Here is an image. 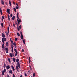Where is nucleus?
<instances>
[{"instance_id":"obj_1","label":"nucleus","mask_w":77,"mask_h":77,"mask_svg":"<svg viewBox=\"0 0 77 77\" xmlns=\"http://www.w3.org/2000/svg\"><path fill=\"white\" fill-rule=\"evenodd\" d=\"M18 15H19V14L18 13H17V21L18 23H21V19H19V17H18Z\"/></svg>"},{"instance_id":"obj_2","label":"nucleus","mask_w":77,"mask_h":77,"mask_svg":"<svg viewBox=\"0 0 77 77\" xmlns=\"http://www.w3.org/2000/svg\"><path fill=\"white\" fill-rule=\"evenodd\" d=\"M14 51L16 53L15 56H17V54H18V52L17 51V50L15 48H14Z\"/></svg>"},{"instance_id":"obj_3","label":"nucleus","mask_w":77,"mask_h":77,"mask_svg":"<svg viewBox=\"0 0 77 77\" xmlns=\"http://www.w3.org/2000/svg\"><path fill=\"white\" fill-rule=\"evenodd\" d=\"M12 45V44H11V50L12 51V52H13L14 50V48H13V45Z\"/></svg>"},{"instance_id":"obj_4","label":"nucleus","mask_w":77,"mask_h":77,"mask_svg":"<svg viewBox=\"0 0 77 77\" xmlns=\"http://www.w3.org/2000/svg\"><path fill=\"white\" fill-rule=\"evenodd\" d=\"M2 39L4 41H6V38H5L3 37L2 38Z\"/></svg>"},{"instance_id":"obj_5","label":"nucleus","mask_w":77,"mask_h":77,"mask_svg":"<svg viewBox=\"0 0 77 77\" xmlns=\"http://www.w3.org/2000/svg\"><path fill=\"white\" fill-rule=\"evenodd\" d=\"M11 67L13 71L14 72V71H15V68H14V66H11Z\"/></svg>"},{"instance_id":"obj_6","label":"nucleus","mask_w":77,"mask_h":77,"mask_svg":"<svg viewBox=\"0 0 77 77\" xmlns=\"http://www.w3.org/2000/svg\"><path fill=\"white\" fill-rule=\"evenodd\" d=\"M6 12L7 13H9V12H10V9H8L7 10Z\"/></svg>"},{"instance_id":"obj_7","label":"nucleus","mask_w":77,"mask_h":77,"mask_svg":"<svg viewBox=\"0 0 77 77\" xmlns=\"http://www.w3.org/2000/svg\"><path fill=\"white\" fill-rule=\"evenodd\" d=\"M1 3L2 4V5H5V2H4V1L3 0H1Z\"/></svg>"},{"instance_id":"obj_8","label":"nucleus","mask_w":77,"mask_h":77,"mask_svg":"<svg viewBox=\"0 0 77 77\" xmlns=\"http://www.w3.org/2000/svg\"><path fill=\"white\" fill-rule=\"evenodd\" d=\"M2 37H3V38L5 37V34L3 33H2Z\"/></svg>"},{"instance_id":"obj_9","label":"nucleus","mask_w":77,"mask_h":77,"mask_svg":"<svg viewBox=\"0 0 77 77\" xmlns=\"http://www.w3.org/2000/svg\"><path fill=\"white\" fill-rule=\"evenodd\" d=\"M5 44H3L2 45V48H3V49H4V48H5Z\"/></svg>"},{"instance_id":"obj_10","label":"nucleus","mask_w":77,"mask_h":77,"mask_svg":"<svg viewBox=\"0 0 77 77\" xmlns=\"http://www.w3.org/2000/svg\"><path fill=\"white\" fill-rule=\"evenodd\" d=\"M6 68L7 69H9L10 68V66L9 65H8V66H7Z\"/></svg>"},{"instance_id":"obj_11","label":"nucleus","mask_w":77,"mask_h":77,"mask_svg":"<svg viewBox=\"0 0 77 77\" xmlns=\"http://www.w3.org/2000/svg\"><path fill=\"white\" fill-rule=\"evenodd\" d=\"M8 50V48H5L4 49V50H5V51H7V50Z\"/></svg>"},{"instance_id":"obj_12","label":"nucleus","mask_w":77,"mask_h":77,"mask_svg":"<svg viewBox=\"0 0 77 77\" xmlns=\"http://www.w3.org/2000/svg\"><path fill=\"white\" fill-rule=\"evenodd\" d=\"M15 16H13L12 17V20H13V21H14L15 20Z\"/></svg>"},{"instance_id":"obj_13","label":"nucleus","mask_w":77,"mask_h":77,"mask_svg":"<svg viewBox=\"0 0 77 77\" xmlns=\"http://www.w3.org/2000/svg\"><path fill=\"white\" fill-rule=\"evenodd\" d=\"M20 60L18 59H17L16 60V62L17 63H18L19 62Z\"/></svg>"},{"instance_id":"obj_14","label":"nucleus","mask_w":77,"mask_h":77,"mask_svg":"<svg viewBox=\"0 0 77 77\" xmlns=\"http://www.w3.org/2000/svg\"><path fill=\"white\" fill-rule=\"evenodd\" d=\"M29 63H30V62H31L30 60V57H29Z\"/></svg>"},{"instance_id":"obj_15","label":"nucleus","mask_w":77,"mask_h":77,"mask_svg":"<svg viewBox=\"0 0 77 77\" xmlns=\"http://www.w3.org/2000/svg\"><path fill=\"white\" fill-rule=\"evenodd\" d=\"M10 16H9V15H8V20L9 21L10 20Z\"/></svg>"},{"instance_id":"obj_16","label":"nucleus","mask_w":77,"mask_h":77,"mask_svg":"<svg viewBox=\"0 0 77 77\" xmlns=\"http://www.w3.org/2000/svg\"><path fill=\"white\" fill-rule=\"evenodd\" d=\"M23 35H21L20 36V38H21V39H23Z\"/></svg>"},{"instance_id":"obj_17","label":"nucleus","mask_w":77,"mask_h":77,"mask_svg":"<svg viewBox=\"0 0 77 77\" xmlns=\"http://www.w3.org/2000/svg\"><path fill=\"white\" fill-rule=\"evenodd\" d=\"M10 55L11 57H13V56H12V53H10Z\"/></svg>"},{"instance_id":"obj_18","label":"nucleus","mask_w":77,"mask_h":77,"mask_svg":"<svg viewBox=\"0 0 77 77\" xmlns=\"http://www.w3.org/2000/svg\"><path fill=\"white\" fill-rule=\"evenodd\" d=\"M9 73L10 74H12V71L11 70H10V71L9 72Z\"/></svg>"},{"instance_id":"obj_19","label":"nucleus","mask_w":77,"mask_h":77,"mask_svg":"<svg viewBox=\"0 0 77 77\" xmlns=\"http://www.w3.org/2000/svg\"><path fill=\"white\" fill-rule=\"evenodd\" d=\"M13 61L14 62H15L16 60L14 58H13Z\"/></svg>"},{"instance_id":"obj_20","label":"nucleus","mask_w":77,"mask_h":77,"mask_svg":"<svg viewBox=\"0 0 77 77\" xmlns=\"http://www.w3.org/2000/svg\"><path fill=\"white\" fill-rule=\"evenodd\" d=\"M4 68L5 69L6 68V64L5 63H4V65L3 66Z\"/></svg>"},{"instance_id":"obj_21","label":"nucleus","mask_w":77,"mask_h":77,"mask_svg":"<svg viewBox=\"0 0 77 77\" xmlns=\"http://www.w3.org/2000/svg\"><path fill=\"white\" fill-rule=\"evenodd\" d=\"M17 34L18 36H20V33H19L18 32H17Z\"/></svg>"},{"instance_id":"obj_22","label":"nucleus","mask_w":77,"mask_h":77,"mask_svg":"<svg viewBox=\"0 0 77 77\" xmlns=\"http://www.w3.org/2000/svg\"><path fill=\"white\" fill-rule=\"evenodd\" d=\"M14 11L16 12H17V10H16V8H14Z\"/></svg>"},{"instance_id":"obj_23","label":"nucleus","mask_w":77,"mask_h":77,"mask_svg":"<svg viewBox=\"0 0 77 77\" xmlns=\"http://www.w3.org/2000/svg\"><path fill=\"white\" fill-rule=\"evenodd\" d=\"M16 69L17 70V69H19V68H18V67L17 66H16Z\"/></svg>"},{"instance_id":"obj_24","label":"nucleus","mask_w":77,"mask_h":77,"mask_svg":"<svg viewBox=\"0 0 77 77\" xmlns=\"http://www.w3.org/2000/svg\"><path fill=\"white\" fill-rule=\"evenodd\" d=\"M23 42L24 44H26V42H25V40H24L23 39Z\"/></svg>"},{"instance_id":"obj_25","label":"nucleus","mask_w":77,"mask_h":77,"mask_svg":"<svg viewBox=\"0 0 77 77\" xmlns=\"http://www.w3.org/2000/svg\"><path fill=\"white\" fill-rule=\"evenodd\" d=\"M17 64L18 66L20 65V62H18V63H17Z\"/></svg>"},{"instance_id":"obj_26","label":"nucleus","mask_w":77,"mask_h":77,"mask_svg":"<svg viewBox=\"0 0 77 77\" xmlns=\"http://www.w3.org/2000/svg\"><path fill=\"white\" fill-rule=\"evenodd\" d=\"M9 4L11 6V2L10 1H9Z\"/></svg>"},{"instance_id":"obj_27","label":"nucleus","mask_w":77,"mask_h":77,"mask_svg":"<svg viewBox=\"0 0 77 77\" xmlns=\"http://www.w3.org/2000/svg\"><path fill=\"white\" fill-rule=\"evenodd\" d=\"M8 61H9V62H10V63H11V60L10 59V58H8Z\"/></svg>"},{"instance_id":"obj_28","label":"nucleus","mask_w":77,"mask_h":77,"mask_svg":"<svg viewBox=\"0 0 77 77\" xmlns=\"http://www.w3.org/2000/svg\"><path fill=\"white\" fill-rule=\"evenodd\" d=\"M2 75H4L5 72H4V71H2Z\"/></svg>"},{"instance_id":"obj_29","label":"nucleus","mask_w":77,"mask_h":77,"mask_svg":"<svg viewBox=\"0 0 77 77\" xmlns=\"http://www.w3.org/2000/svg\"><path fill=\"white\" fill-rule=\"evenodd\" d=\"M6 46H8V42H6Z\"/></svg>"},{"instance_id":"obj_30","label":"nucleus","mask_w":77,"mask_h":77,"mask_svg":"<svg viewBox=\"0 0 77 77\" xmlns=\"http://www.w3.org/2000/svg\"><path fill=\"white\" fill-rule=\"evenodd\" d=\"M2 41L3 43V44H5V42H4V40H3L2 39Z\"/></svg>"},{"instance_id":"obj_31","label":"nucleus","mask_w":77,"mask_h":77,"mask_svg":"<svg viewBox=\"0 0 77 77\" xmlns=\"http://www.w3.org/2000/svg\"><path fill=\"white\" fill-rule=\"evenodd\" d=\"M14 46L15 48H17V44H15L14 45Z\"/></svg>"},{"instance_id":"obj_32","label":"nucleus","mask_w":77,"mask_h":77,"mask_svg":"<svg viewBox=\"0 0 77 77\" xmlns=\"http://www.w3.org/2000/svg\"><path fill=\"white\" fill-rule=\"evenodd\" d=\"M24 75H25V77H27V73H25Z\"/></svg>"},{"instance_id":"obj_33","label":"nucleus","mask_w":77,"mask_h":77,"mask_svg":"<svg viewBox=\"0 0 77 77\" xmlns=\"http://www.w3.org/2000/svg\"><path fill=\"white\" fill-rule=\"evenodd\" d=\"M18 39V38H15V40L16 41H17V40Z\"/></svg>"},{"instance_id":"obj_34","label":"nucleus","mask_w":77,"mask_h":77,"mask_svg":"<svg viewBox=\"0 0 77 77\" xmlns=\"http://www.w3.org/2000/svg\"><path fill=\"white\" fill-rule=\"evenodd\" d=\"M33 77H35V73L33 74Z\"/></svg>"},{"instance_id":"obj_35","label":"nucleus","mask_w":77,"mask_h":77,"mask_svg":"<svg viewBox=\"0 0 77 77\" xmlns=\"http://www.w3.org/2000/svg\"><path fill=\"white\" fill-rule=\"evenodd\" d=\"M1 26L2 27H3V23H1Z\"/></svg>"},{"instance_id":"obj_36","label":"nucleus","mask_w":77,"mask_h":77,"mask_svg":"<svg viewBox=\"0 0 77 77\" xmlns=\"http://www.w3.org/2000/svg\"><path fill=\"white\" fill-rule=\"evenodd\" d=\"M6 35L7 36H8V32H7L6 33Z\"/></svg>"},{"instance_id":"obj_37","label":"nucleus","mask_w":77,"mask_h":77,"mask_svg":"<svg viewBox=\"0 0 77 77\" xmlns=\"http://www.w3.org/2000/svg\"><path fill=\"white\" fill-rule=\"evenodd\" d=\"M0 12L1 13L2 12V10L1 8H0Z\"/></svg>"},{"instance_id":"obj_38","label":"nucleus","mask_w":77,"mask_h":77,"mask_svg":"<svg viewBox=\"0 0 77 77\" xmlns=\"http://www.w3.org/2000/svg\"><path fill=\"white\" fill-rule=\"evenodd\" d=\"M13 26L14 27H15V23H13Z\"/></svg>"},{"instance_id":"obj_39","label":"nucleus","mask_w":77,"mask_h":77,"mask_svg":"<svg viewBox=\"0 0 77 77\" xmlns=\"http://www.w3.org/2000/svg\"><path fill=\"white\" fill-rule=\"evenodd\" d=\"M4 72H6V69H4Z\"/></svg>"},{"instance_id":"obj_40","label":"nucleus","mask_w":77,"mask_h":77,"mask_svg":"<svg viewBox=\"0 0 77 77\" xmlns=\"http://www.w3.org/2000/svg\"><path fill=\"white\" fill-rule=\"evenodd\" d=\"M10 16L11 17H12V16H13V15H12V14H11L10 15Z\"/></svg>"},{"instance_id":"obj_41","label":"nucleus","mask_w":77,"mask_h":77,"mask_svg":"<svg viewBox=\"0 0 77 77\" xmlns=\"http://www.w3.org/2000/svg\"><path fill=\"white\" fill-rule=\"evenodd\" d=\"M22 52H24V49H22Z\"/></svg>"},{"instance_id":"obj_42","label":"nucleus","mask_w":77,"mask_h":77,"mask_svg":"<svg viewBox=\"0 0 77 77\" xmlns=\"http://www.w3.org/2000/svg\"><path fill=\"white\" fill-rule=\"evenodd\" d=\"M16 8L17 9H19L18 7L17 6H16Z\"/></svg>"},{"instance_id":"obj_43","label":"nucleus","mask_w":77,"mask_h":77,"mask_svg":"<svg viewBox=\"0 0 77 77\" xmlns=\"http://www.w3.org/2000/svg\"><path fill=\"white\" fill-rule=\"evenodd\" d=\"M8 51H9V50L6 51V53H8Z\"/></svg>"},{"instance_id":"obj_44","label":"nucleus","mask_w":77,"mask_h":77,"mask_svg":"<svg viewBox=\"0 0 77 77\" xmlns=\"http://www.w3.org/2000/svg\"><path fill=\"white\" fill-rule=\"evenodd\" d=\"M20 33L21 35H23V34H22V32H21H21H20Z\"/></svg>"},{"instance_id":"obj_45","label":"nucleus","mask_w":77,"mask_h":77,"mask_svg":"<svg viewBox=\"0 0 77 77\" xmlns=\"http://www.w3.org/2000/svg\"><path fill=\"white\" fill-rule=\"evenodd\" d=\"M17 29L18 31H20V29H19V28H18V26H17Z\"/></svg>"},{"instance_id":"obj_46","label":"nucleus","mask_w":77,"mask_h":77,"mask_svg":"<svg viewBox=\"0 0 77 77\" xmlns=\"http://www.w3.org/2000/svg\"><path fill=\"white\" fill-rule=\"evenodd\" d=\"M8 33H9V29H8Z\"/></svg>"},{"instance_id":"obj_47","label":"nucleus","mask_w":77,"mask_h":77,"mask_svg":"<svg viewBox=\"0 0 77 77\" xmlns=\"http://www.w3.org/2000/svg\"><path fill=\"white\" fill-rule=\"evenodd\" d=\"M28 72L29 73H30V71L29 70H28Z\"/></svg>"},{"instance_id":"obj_48","label":"nucleus","mask_w":77,"mask_h":77,"mask_svg":"<svg viewBox=\"0 0 77 77\" xmlns=\"http://www.w3.org/2000/svg\"><path fill=\"white\" fill-rule=\"evenodd\" d=\"M2 18L3 20H5V17H4V16H2Z\"/></svg>"},{"instance_id":"obj_49","label":"nucleus","mask_w":77,"mask_h":77,"mask_svg":"<svg viewBox=\"0 0 77 77\" xmlns=\"http://www.w3.org/2000/svg\"><path fill=\"white\" fill-rule=\"evenodd\" d=\"M21 25H20V26H19V28H20V29H21Z\"/></svg>"},{"instance_id":"obj_50","label":"nucleus","mask_w":77,"mask_h":77,"mask_svg":"<svg viewBox=\"0 0 77 77\" xmlns=\"http://www.w3.org/2000/svg\"><path fill=\"white\" fill-rule=\"evenodd\" d=\"M13 77H15V74H13Z\"/></svg>"},{"instance_id":"obj_51","label":"nucleus","mask_w":77,"mask_h":77,"mask_svg":"<svg viewBox=\"0 0 77 77\" xmlns=\"http://www.w3.org/2000/svg\"><path fill=\"white\" fill-rule=\"evenodd\" d=\"M8 30H9V26L8 27Z\"/></svg>"},{"instance_id":"obj_52","label":"nucleus","mask_w":77,"mask_h":77,"mask_svg":"<svg viewBox=\"0 0 77 77\" xmlns=\"http://www.w3.org/2000/svg\"><path fill=\"white\" fill-rule=\"evenodd\" d=\"M16 24L17 25V27H18V23H16Z\"/></svg>"},{"instance_id":"obj_53","label":"nucleus","mask_w":77,"mask_h":77,"mask_svg":"<svg viewBox=\"0 0 77 77\" xmlns=\"http://www.w3.org/2000/svg\"><path fill=\"white\" fill-rule=\"evenodd\" d=\"M11 43H13V42H13V41H11Z\"/></svg>"},{"instance_id":"obj_54","label":"nucleus","mask_w":77,"mask_h":77,"mask_svg":"<svg viewBox=\"0 0 77 77\" xmlns=\"http://www.w3.org/2000/svg\"><path fill=\"white\" fill-rule=\"evenodd\" d=\"M29 68H31V66H30V65H29Z\"/></svg>"},{"instance_id":"obj_55","label":"nucleus","mask_w":77,"mask_h":77,"mask_svg":"<svg viewBox=\"0 0 77 77\" xmlns=\"http://www.w3.org/2000/svg\"><path fill=\"white\" fill-rule=\"evenodd\" d=\"M13 4H14V5H15V2H13Z\"/></svg>"},{"instance_id":"obj_56","label":"nucleus","mask_w":77,"mask_h":77,"mask_svg":"<svg viewBox=\"0 0 77 77\" xmlns=\"http://www.w3.org/2000/svg\"><path fill=\"white\" fill-rule=\"evenodd\" d=\"M13 56H14V54L13 53V54H12Z\"/></svg>"},{"instance_id":"obj_57","label":"nucleus","mask_w":77,"mask_h":77,"mask_svg":"<svg viewBox=\"0 0 77 77\" xmlns=\"http://www.w3.org/2000/svg\"><path fill=\"white\" fill-rule=\"evenodd\" d=\"M16 5L17 6H18V3H16Z\"/></svg>"},{"instance_id":"obj_58","label":"nucleus","mask_w":77,"mask_h":77,"mask_svg":"<svg viewBox=\"0 0 77 77\" xmlns=\"http://www.w3.org/2000/svg\"><path fill=\"white\" fill-rule=\"evenodd\" d=\"M19 68H20V65L18 66Z\"/></svg>"},{"instance_id":"obj_59","label":"nucleus","mask_w":77,"mask_h":77,"mask_svg":"<svg viewBox=\"0 0 77 77\" xmlns=\"http://www.w3.org/2000/svg\"><path fill=\"white\" fill-rule=\"evenodd\" d=\"M20 77H23V76L22 75H21L20 76Z\"/></svg>"},{"instance_id":"obj_60","label":"nucleus","mask_w":77,"mask_h":77,"mask_svg":"<svg viewBox=\"0 0 77 77\" xmlns=\"http://www.w3.org/2000/svg\"><path fill=\"white\" fill-rule=\"evenodd\" d=\"M12 43V45H14V42H13V43Z\"/></svg>"},{"instance_id":"obj_61","label":"nucleus","mask_w":77,"mask_h":77,"mask_svg":"<svg viewBox=\"0 0 77 77\" xmlns=\"http://www.w3.org/2000/svg\"><path fill=\"white\" fill-rule=\"evenodd\" d=\"M8 13V14H11V13H10V12H9V13Z\"/></svg>"},{"instance_id":"obj_62","label":"nucleus","mask_w":77,"mask_h":77,"mask_svg":"<svg viewBox=\"0 0 77 77\" xmlns=\"http://www.w3.org/2000/svg\"><path fill=\"white\" fill-rule=\"evenodd\" d=\"M14 45H15V44H16V43H15V42H14Z\"/></svg>"},{"instance_id":"obj_63","label":"nucleus","mask_w":77,"mask_h":77,"mask_svg":"<svg viewBox=\"0 0 77 77\" xmlns=\"http://www.w3.org/2000/svg\"><path fill=\"white\" fill-rule=\"evenodd\" d=\"M18 24H19V25L20 24V22H18Z\"/></svg>"},{"instance_id":"obj_64","label":"nucleus","mask_w":77,"mask_h":77,"mask_svg":"<svg viewBox=\"0 0 77 77\" xmlns=\"http://www.w3.org/2000/svg\"><path fill=\"white\" fill-rule=\"evenodd\" d=\"M1 15H2V12H1Z\"/></svg>"}]
</instances>
